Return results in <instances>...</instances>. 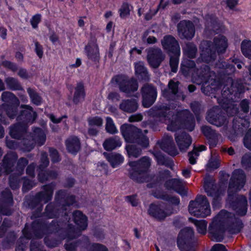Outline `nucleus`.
Instances as JSON below:
<instances>
[{"instance_id": "1", "label": "nucleus", "mask_w": 251, "mask_h": 251, "mask_svg": "<svg viewBox=\"0 0 251 251\" xmlns=\"http://www.w3.org/2000/svg\"><path fill=\"white\" fill-rule=\"evenodd\" d=\"M229 223H231V225H228L227 228L232 234L239 232L243 227V224L240 220L233 217L226 210H221L209 225L208 232L211 240L217 242L222 241L226 226Z\"/></svg>"}, {"instance_id": "2", "label": "nucleus", "mask_w": 251, "mask_h": 251, "mask_svg": "<svg viewBox=\"0 0 251 251\" xmlns=\"http://www.w3.org/2000/svg\"><path fill=\"white\" fill-rule=\"evenodd\" d=\"M246 182V175L241 169H236L232 173L228 189V199L230 206L240 216L245 215L247 211V200L243 196H235Z\"/></svg>"}, {"instance_id": "3", "label": "nucleus", "mask_w": 251, "mask_h": 251, "mask_svg": "<svg viewBox=\"0 0 251 251\" xmlns=\"http://www.w3.org/2000/svg\"><path fill=\"white\" fill-rule=\"evenodd\" d=\"M195 126V118L189 111L183 110L177 112L175 121L174 122V128H183L192 131Z\"/></svg>"}, {"instance_id": "4", "label": "nucleus", "mask_w": 251, "mask_h": 251, "mask_svg": "<svg viewBox=\"0 0 251 251\" xmlns=\"http://www.w3.org/2000/svg\"><path fill=\"white\" fill-rule=\"evenodd\" d=\"M194 232L191 227H185L179 233L177 244L181 251H195L193 239Z\"/></svg>"}, {"instance_id": "5", "label": "nucleus", "mask_w": 251, "mask_h": 251, "mask_svg": "<svg viewBox=\"0 0 251 251\" xmlns=\"http://www.w3.org/2000/svg\"><path fill=\"white\" fill-rule=\"evenodd\" d=\"M130 168L128 169L130 177L139 181L138 176L146 171L151 165V159L147 157H142L138 161H129L128 163Z\"/></svg>"}, {"instance_id": "6", "label": "nucleus", "mask_w": 251, "mask_h": 251, "mask_svg": "<svg viewBox=\"0 0 251 251\" xmlns=\"http://www.w3.org/2000/svg\"><path fill=\"white\" fill-rule=\"evenodd\" d=\"M200 48L201 53L200 57L198 58V62H204L207 63H212L216 59L218 53L214 50L212 42L208 41H203L201 43Z\"/></svg>"}, {"instance_id": "7", "label": "nucleus", "mask_w": 251, "mask_h": 251, "mask_svg": "<svg viewBox=\"0 0 251 251\" xmlns=\"http://www.w3.org/2000/svg\"><path fill=\"white\" fill-rule=\"evenodd\" d=\"M214 76V73L210 71L209 67L207 65H203L192 74V78L194 83L200 85L207 83L209 79H213L212 77Z\"/></svg>"}, {"instance_id": "8", "label": "nucleus", "mask_w": 251, "mask_h": 251, "mask_svg": "<svg viewBox=\"0 0 251 251\" xmlns=\"http://www.w3.org/2000/svg\"><path fill=\"white\" fill-rule=\"evenodd\" d=\"M206 119L209 123L217 126L227 123L226 117L222 115L221 109L217 106L213 107L208 111Z\"/></svg>"}, {"instance_id": "9", "label": "nucleus", "mask_w": 251, "mask_h": 251, "mask_svg": "<svg viewBox=\"0 0 251 251\" xmlns=\"http://www.w3.org/2000/svg\"><path fill=\"white\" fill-rule=\"evenodd\" d=\"M178 35L182 39H192L195 32V26L192 22L182 21L177 25Z\"/></svg>"}, {"instance_id": "10", "label": "nucleus", "mask_w": 251, "mask_h": 251, "mask_svg": "<svg viewBox=\"0 0 251 251\" xmlns=\"http://www.w3.org/2000/svg\"><path fill=\"white\" fill-rule=\"evenodd\" d=\"M143 95V105L148 108L155 101L157 97L156 90L151 85H145L142 89Z\"/></svg>"}, {"instance_id": "11", "label": "nucleus", "mask_w": 251, "mask_h": 251, "mask_svg": "<svg viewBox=\"0 0 251 251\" xmlns=\"http://www.w3.org/2000/svg\"><path fill=\"white\" fill-rule=\"evenodd\" d=\"M154 110L155 112L152 114L162 118L165 122L169 125L167 127L168 130L172 131L173 130L172 126L173 114L170 106L163 105L159 107L155 108Z\"/></svg>"}, {"instance_id": "12", "label": "nucleus", "mask_w": 251, "mask_h": 251, "mask_svg": "<svg viewBox=\"0 0 251 251\" xmlns=\"http://www.w3.org/2000/svg\"><path fill=\"white\" fill-rule=\"evenodd\" d=\"M200 196L197 197L195 201H191L188 206L189 213L196 217H205L210 215V211L206 209L204 212H201V201Z\"/></svg>"}, {"instance_id": "13", "label": "nucleus", "mask_w": 251, "mask_h": 251, "mask_svg": "<svg viewBox=\"0 0 251 251\" xmlns=\"http://www.w3.org/2000/svg\"><path fill=\"white\" fill-rule=\"evenodd\" d=\"M163 60L162 52L159 48L150 49L148 52V61L152 68H157Z\"/></svg>"}, {"instance_id": "14", "label": "nucleus", "mask_w": 251, "mask_h": 251, "mask_svg": "<svg viewBox=\"0 0 251 251\" xmlns=\"http://www.w3.org/2000/svg\"><path fill=\"white\" fill-rule=\"evenodd\" d=\"M116 79L117 81L119 82V86L120 90L124 93L129 94L136 91L138 89L137 82L133 79L126 80L123 79L121 77H117Z\"/></svg>"}, {"instance_id": "15", "label": "nucleus", "mask_w": 251, "mask_h": 251, "mask_svg": "<svg viewBox=\"0 0 251 251\" xmlns=\"http://www.w3.org/2000/svg\"><path fill=\"white\" fill-rule=\"evenodd\" d=\"M220 25L217 19L214 16L208 15L206 17L205 34L210 36L213 33H218L220 30Z\"/></svg>"}, {"instance_id": "16", "label": "nucleus", "mask_w": 251, "mask_h": 251, "mask_svg": "<svg viewBox=\"0 0 251 251\" xmlns=\"http://www.w3.org/2000/svg\"><path fill=\"white\" fill-rule=\"evenodd\" d=\"M175 139L179 150L182 151H186L192 143L190 135L184 132L176 135Z\"/></svg>"}, {"instance_id": "17", "label": "nucleus", "mask_w": 251, "mask_h": 251, "mask_svg": "<svg viewBox=\"0 0 251 251\" xmlns=\"http://www.w3.org/2000/svg\"><path fill=\"white\" fill-rule=\"evenodd\" d=\"M148 213L155 218L162 220L169 215L171 212L163 210L161 205L153 203L150 205L148 209Z\"/></svg>"}, {"instance_id": "18", "label": "nucleus", "mask_w": 251, "mask_h": 251, "mask_svg": "<svg viewBox=\"0 0 251 251\" xmlns=\"http://www.w3.org/2000/svg\"><path fill=\"white\" fill-rule=\"evenodd\" d=\"M214 50L218 53H224L228 46L227 39L226 38L222 35H219L214 37L213 42Z\"/></svg>"}, {"instance_id": "19", "label": "nucleus", "mask_w": 251, "mask_h": 251, "mask_svg": "<svg viewBox=\"0 0 251 251\" xmlns=\"http://www.w3.org/2000/svg\"><path fill=\"white\" fill-rule=\"evenodd\" d=\"M203 187L208 196H213L215 193L222 192L217 189L214 179L209 175H206L204 178Z\"/></svg>"}, {"instance_id": "20", "label": "nucleus", "mask_w": 251, "mask_h": 251, "mask_svg": "<svg viewBox=\"0 0 251 251\" xmlns=\"http://www.w3.org/2000/svg\"><path fill=\"white\" fill-rule=\"evenodd\" d=\"M121 132L125 140L128 142H134L133 138L135 136V132H139V129L126 124L123 125L121 127Z\"/></svg>"}, {"instance_id": "21", "label": "nucleus", "mask_w": 251, "mask_h": 251, "mask_svg": "<svg viewBox=\"0 0 251 251\" xmlns=\"http://www.w3.org/2000/svg\"><path fill=\"white\" fill-rule=\"evenodd\" d=\"M201 130L204 135L208 139L209 143L211 147H215L218 142V134L208 126H203Z\"/></svg>"}, {"instance_id": "22", "label": "nucleus", "mask_w": 251, "mask_h": 251, "mask_svg": "<svg viewBox=\"0 0 251 251\" xmlns=\"http://www.w3.org/2000/svg\"><path fill=\"white\" fill-rule=\"evenodd\" d=\"M17 158V156L14 152L8 153L5 157L3 161V172L8 174L13 171L11 168L13 167L14 163Z\"/></svg>"}, {"instance_id": "23", "label": "nucleus", "mask_w": 251, "mask_h": 251, "mask_svg": "<svg viewBox=\"0 0 251 251\" xmlns=\"http://www.w3.org/2000/svg\"><path fill=\"white\" fill-rule=\"evenodd\" d=\"M66 145L68 151L73 154L78 151L80 148L79 140L75 136L69 138L66 141Z\"/></svg>"}, {"instance_id": "24", "label": "nucleus", "mask_w": 251, "mask_h": 251, "mask_svg": "<svg viewBox=\"0 0 251 251\" xmlns=\"http://www.w3.org/2000/svg\"><path fill=\"white\" fill-rule=\"evenodd\" d=\"M73 218L75 223L80 230H84L87 226L86 217L80 211H76L73 213Z\"/></svg>"}, {"instance_id": "25", "label": "nucleus", "mask_w": 251, "mask_h": 251, "mask_svg": "<svg viewBox=\"0 0 251 251\" xmlns=\"http://www.w3.org/2000/svg\"><path fill=\"white\" fill-rule=\"evenodd\" d=\"M22 107L25 109L22 111L20 118L23 119L27 123H32L36 118V113L28 105L23 106Z\"/></svg>"}, {"instance_id": "26", "label": "nucleus", "mask_w": 251, "mask_h": 251, "mask_svg": "<svg viewBox=\"0 0 251 251\" xmlns=\"http://www.w3.org/2000/svg\"><path fill=\"white\" fill-rule=\"evenodd\" d=\"M85 51L89 58L97 60L99 58V50L98 45L95 43L89 44L85 47Z\"/></svg>"}, {"instance_id": "27", "label": "nucleus", "mask_w": 251, "mask_h": 251, "mask_svg": "<svg viewBox=\"0 0 251 251\" xmlns=\"http://www.w3.org/2000/svg\"><path fill=\"white\" fill-rule=\"evenodd\" d=\"M138 107L136 101L134 100H123L120 105V108L124 111L133 112L136 111Z\"/></svg>"}, {"instance_id": "28", "label": "nucleus", "mask_w": 251, "mask_h": 251, "mask_svg": "<svg viewBox=\"0 0 251 251\" xmlns=\"http://www.w3.org/2000/svg\"><path fill=\"white\" fill-rule=\"evenodd\" d=\"M121 145L122 142L118 137L107 139L103 143V148L107 151L114 150L117 147H120Z\"/></svg>"}, {"instance_id": "29", "label": "nucleus", "mask_w": 251, "mask_h": 251, "mask_svg": "<svg viewBox=\"0 0 251 251\" xmlns=\"http://www.w3.org/2000/svg\"><path fill=\"white\" fill-rule=\"evenodd\" d=\"M33 140L39 146L43 145L46 140V132L39 128H35L33 130Z\"/></svg>"}, {"instance_id": "30", "label": "nucleus", "mask_w": 251, "mask_h": 251, "mask_svg": "<svg viewBox=\"0 0 251 251\" xmlns=\"http://www.w3.org/2000/svg\"><path fill=\"white\" fill-rule=\"evenodd\" d=\"M174 190L181 196L186 195L187 190L184 181L179 178H174Z\"/></svg>"}, {"instance_id": "31", "label": "nucleus", "mask_w": 251, "mask_h": 251, "mask_svg": "<svg viewBox=\"0 0 251 251\" xmlns=\"http://www.w3.org/2000/svg\"><path fill=\"white\" fill-rule=\"evenodd\" d=\"M106 158L112 167L115 168L122 164L124 160V157L118 153H110L107 154Z\"/></svg>"}, {"instance_id": "32", "label": "nucleus", "mask_w": 251, "mask_h": 251, "mask_svg": "<svg viewBox=\"0 0 251 251\" xmlns=\"http://www.w3.org/2000/svg\"><path fill=\"white\" fill-rule=\"evenodd\" d=\"M135 70L138 76H140L142 79L145 80L149 79V76L148 71L142 62H139L135 64Z\"/></svg>"}, {"instance_id": "33", "label": "nucleus", "mask_w": 251, "mask_h": 251, "mask_svg": "<svg viewBox=\"0 0 251 251\" xmlns=\"http://www.w3.org/2000/svg\"><path fill=\"white\" fill-rule=\"evenodd\" d=\"M189 220L195 225L199 233L205 234L206 233L207 223L206 221L197 220L192 218H189Z\"/></svg>"}, {"instance_id": "34", "label": "nucleus", "mask_w": 251, "mask_h": 251, "mask_svg": "<svg viewBox=\"0 0 251 251\" xmlns=\"http://www.w3.org/2000/svg\"><path fill=\"white\" fill-rule=\"evenodd\" d=\"M26 127L25 124H17L10 127L9 133L13 138H19L20 134L25 131Z\"/></svg>"}, {"instance_id": "35", "label": "nucleus", "mask_w": 251, "mask_h": 251, "mask_svg": "<svg viewBox=\"0 0 251 251\" xmlns=\"http://www.w3.org/2000/svg\"><path fill=\"white\" fill-rule=\"evenodd\" d=\"M197 50L196 46L191 42L186 43V46L184 49V53L190 58H194L196 57Z\"/></svg>"}, {"instance_id": "36", "label": "nucleus", "mask_w": 251, "mask_h": 251, "mask_svg": "<svg viewBox=\"0 0 251 251\" xmlns=\"http://www.w3.org/2000/svg\"><path fill=\"white\" fill-rule=\"evenodd\" d=\"M161 44L163 49L168 53H171L173 50V37L166 35L161 40Z\"/></svg>"}, {"instance_id": "37", "label": "nucleus", "mask_w": 251, "mask_h": 251, "mask_svg": "<svg viewBox=\"0 0 251 251\" xmlns=\"http://www.w3.org/2000/svg\"><path fill=\"white\" fill-rule=\"evenodd\" d=\"M157 9L151 10L149 5H147L145 8H139L138 10V14L141 16L142 14H145V19L147 20H150L153 16L157 12Z\"/></svg>"}, {"instance_id": "38", "label": "nucleus", "mask_w": 251, "mask_h": 251, "mask_svg": "<svg viewBox=\"0 0 251 251\" xmlns=\"http://www.w3.org/2000/svg\"><path fill=\"white\" fill-rule=\"evenodd\" d=\"M44 193H41L40 195L41 196V201L46 203L50 200L53 192V188L51 185H47L44 188Z\"/></svg>"}, {"instance_id": "39", "label": "nucleus", "mask_w": 251, "mask_h": 251, "mask_svg": "<svg viewBox=\"0 0 251 251\" xmlns=\"http://www.w3.org/2000/svg\"><path fill=\"white\" fill-rule=\"evenodd\" d=\"M84 95L83 85L81 83L78 84L75 88L74 101L75 103L79 102L80 100L84 99Z\"/></svg>"}, {"instance_id": "40", "label": "nucleus", "mask_w": 251, "mask_h": 251, "mask_svg": "<svg viewBox=\"0 0 251 251\" xmlns=\"http://www.w3.org/2000/svg\"><path fill=\"white\" fill-rule=\"evenodd\" d=\"M241 50L246 57L251 59V41H243L241 43Z\"/></svg>"}, {"instance_id": "41", "label": "nucleus", "mask_w": 251, "mask_h": 251, "mask_svg": "<svg viewBox=\"0 0 251 251\" xmlns=\"http://www.w3.org/2000/svg\"><path fill=\"white\" fill-rule=\"evenodd\" d=\"M129 157L137 158L141 154V150L133 145H128L126 147Z\"/></svg>"}, {"instance_id": "42", "label": "nucleus", "mask_w": 251, "mask_h": 251, "mask_svg": "<svg viewBox=\"0 0 251 251\" xmlns=\"http://www.w3.org/2000/svg\"><path fill=\"white\" fill-rule=\"evenodd\" d=\"M241 163L242 166L245 170L251 169V153H245L241 158Z\"/></svg>"}, {"instance_id": "43", "label": "nucleus", "mask_w": 251, "mask_h": 251, "mask_svg": "<svg viewBox=\"0 0 251 251\" xmlns=\"http://www.w3.org/2000/svg\"><path fill=\"white\" fill-rule=\"evenodd\" d=\"M105 129L107 132L111 134H114L118 132L112 119L110 117H107Z\"/></svg>"}, {"instance_id": "44", "label": "nucleus", "mask_w": 251, "mask_h": 251, "mask_svg": "<svg viewBox=\"0 0 251 251\" xmlns=\"http://www.w3.org/2000/svg\"><path fill=\"white\" fill-rule=\"evenodd\" d=\"M89 126H96L97 128L101 127L103 125L102 119L99 117H90L88 119Z\"/></svg>"}, {"instance_id": "45", "label": "nucleus", "mask_w": 251, "mask_h": 251, "mask_svg": "<svg viewBox=\"0 0 251 251\" xmlns=\"http://www.w3.org/2000/svg\"><path fill=\"white\" fill-rule=\"evenodd\" d=\"M5 82L8 87L12 90H20L21 87L18 81L14 78L8 77L6 79Z\"/></svg>"}, {"instance_id": "46", "label": "nucleus", "mask_w": 251, "mask_h": 251, "mask_svg": "<svg viewBox=\"0 0 251 251\" xmlns=\"http://www.w3.org/2000/svg\"><path fill=\"white\" fill-rule=\"evenodd\" d=\"M219 68L225 69L226 73L227 75H230L235 71V66L233 64H228L226 62H222L220 64H217Z\"/></svg>"}, {"instance_id": "47", "label": "nucleus", "mask_w": 251, "mask_h": 251, "mask_svg": "<svg viewBox=\"0 0 251 251\" xmlns=\"http://www.w3.org/2000/svg\"><path fill=\"white\" fill-rule=\"evenodd\" d=\"M27 92L30 97L32 102L36 104H40L41 100L40 97L31 88L27 89Z\"/></svg>"}, {"instance_id": "48", "label": "nucleus", "mask_w": 251, "mask_h": 251, "mask_svg": "<svg viewBox=\"0 0 251 251\" xmlns=\"http://www.w3.org/2000/svg\"><path fill=\"white\" fill-rule=\"evenodd\" d=\"M173 80H170L168 84V88L162 90V95L167 100H170L173 94Z\"/></svg>"}, {"instance_id": "49", "label": "nucleus", "mask_w": 251, "mask_h": 251, "mask_svg": "<svg viewBox=\"0 0 251 251\" xmlns=\"http://www.w3.org/2000/svg\"><path fill=\"white\" fill-rule=\"evenodd\" d=\"M2 198L3 199V202L8 205L11 204L12 202V196L11 192L9 190H5L2 193Z\"/></svg>"}, {"instance_id": "50", "label": "nucleus", "mask_w": 251, "mask_h": 251, "mask_svg": "<svg viewBox=\"0 0 251 251\" xmlns=\"http://www.w3.org/2000/svg\"><path fill=\"white\" fill-rule=\"evenodd\" d=\"M130 6L127 3H123L119 9L120 17L122 18H125L129 15Z\"/></svg>"}, {"instance_id": "51", "label": "nucleus", "mask_w": 251, "mask_h": 251, "mask_svg": "<svg viewBox=\"0 0 251 251\" xmlns=\"http://www.w3.org/2000/svg\"><path fill=\"white\" fill-rule=\"evenodd\" d=\"M191 108L195 113L197 119L198 121L200 120V118L199 116V114L201 113V104L197 101H194L191 104Z\"/></svg>"}, {"instance_id": "52", "label": "nucleus", "mask_w": 251, "mask_h": 251, "mask_svg": "<svg viewBox=\"0 0 251 251\" xmlns=\"http://www.w3.org/2000/svg\"><path fill=\"white\" fill-rule=\"evenodd\" d=\"M200 199H201V212H204V210L207 209L210 211L211 213V210L210 208L209 203L207 199L205 196L200 195Z\"/></svg>"}, {"instance_id": "53", "label": "nucleus", "mask_w": 251, "mask_h": 251, "mask_svg": "<svg viewBox=\"0 0 251 251\" xmlns=\"http://www.w3.org/2000/svg\"><path fill=\"white\" fill-rule=\"evenodd\" d=\"M220 166L219 161L216 158H211L207 164V170L211 171L218 168Z\"/></svg>"}, {"instance_id": "54", "label": "nucleus", "mask_w": 251, "mask_h": 251, "mask_svg": "<svg viewBox=\"0 0 251 251\" xmlns=\"http://www.w3.org/2000/svg\"><path fill=\"white\" fill-rule=\"evenodd\" d=\"M222 192H217L214 194L213 197L212 205L214 208H218L220 206L221 196Z\"/></svg>"}, {"instance_id": "55", "label": "nucleus", "mask_w": 251, "mask_h": 251, "mask_svg": "<svg viewBox=\"0 0 251 251\" xmlns=\"http://www.w3.org/2000/svg\"><path fill=\"white\" fill-rule=\"evenodd\" d=\"M149 32L148 31H145L142 36V40L144 42H147L149 44H154L157 42V39L153 36H149Z\"/></svg>"}, {"instance_id": "56", "label": "nucleus", "mask_w": 251, "mask_h": 251, "mask_svg": "<svg viewBox=\"0 0 251 251\" xmlns=\"http://www.w3.org/2000/svg\"><path fill=\"white\" fill-rule=\"evenodd\" d=\"M244 145L246 148L251 150V129L247 132L244 137Z\"/></svg>"}, {"instance_id": "57", "label": "nucleus", "mask_w": 251, "mask_h": 251, "mask_svg": "<svg viewBox=\"0 0 251 251\" xmlns=\"http://www.w3.org/2000/svg\"><path fill=\"white\" fill-rule=\"evenodd\" d=\"M199 155V152L196 150H193L188 153L189 163L192 165L196 163V159Z\"/></svg>"}, {"instance_id": "58", "label": "nucleus", "mask_w": 251, "mask_h": 251, "mask_svg": "<svg viewBox=\"0 0 251 251\" xmlns=\"http://www.w3.org/2000/svg\"><path fill=\"white\" fill-rule=\"evenodd\" d=\"M35 51L37 55L40 58H42L43 55V49L42 46L37 41L34 42Z\"/></svg>"}, {"instance_id": "59", "label": "nucleus", "mask_w": 251, "mask_h": 251, "mask_svg": "<svg viewBox=\"0 0 251 251\" xmlns=\"http://www.w3.org/2000/svg\"><path fill=\"white\" fill-rule=\"evenodd\" d=\"M157 162L160 164H164L166 162V159L162 154L160 152H155L153 153Z\"/></svg>"}, {"instance_id": "60", "label": "nucleus", "mask_w": 251, "mask_h": 251, "mask_svg": "<svg viewBox=\"0 0 251 251\" xmlns=\"http://www.w3.org/2000/svg\"><path fill=\"white\" fill-rule=\"evenodd\" d=\"M250 102L246 100H243L240 103V107L242 111L245 113H248L249 111Z\"/></svg>"}, {"instance_id": "61", "label": "nucleus", "mask_w": 251, "mask_h": 251, "mask_svg": "<svg viewBox=\"0 0 251 251\" xmlns=\"http://www.w3.org/2000/svg\"><path fill=\"white\" fill-rule=\"evenodd\" d=\"M1 98L2 100L4 101H8L9 100L13 99L16 100V97L12 93L8 92H3L1 95Z\"/></svg>"}, {"instance_id": "62", "label": "nucleus", "mask_w": 251, "mask_h": 251, "mask_svg": "<svg viewBox=\"0 0 251 251\" xmlns=\"http://www.w3.org/2000/svg\"><path fill=\"white\" fill-rule=\"evenodd\" d=\"M137 142L143 147H147L149 145L148 139L143 135H141L139 138L137 139Z\"/></svg>"}, {"instance_id": "63", "label": "nucleus", "mask_w": 251, "mask_h": 251, "mask_svg": "<svg viewBox=\"0 0 251 251\" xmlns=\"http://www.w3.org/2000/svg\"><path fill=\"white\" fill-rule=\"evenodd\" d=\"M50 156L53 162H58L60 160L58 152L56 150L51 149L50 150Z\"/></svg>"}, {"instance_id": "64", "label": "nucleus", "mask_w": 251, "mask_h": 251, "mask_svg": "<svg viewBox=\"0 0 251 251\" xmlns=\"http://www.w3.org/2000/svg\"><path fill=\"white\" fill-rule=\"evenodd\" d=\"M6 111L7 115L10 118L12 119L14 118L16 112L15 107L13 106H8L6 107Z\"/></svg>"}]
</instances>
